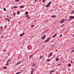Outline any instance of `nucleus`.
<instances>
[{"label":"nucleus","instance_id":"26","mask_svg":"<svg viewBox=\"0 0 74 74\" xmlns=\"http://www.w3.org/2000/svg\"><path fill=\"white\" fill-rule=\"evenodd\" d=\"M18 7L16 6H15V7H14V8H17Z\"/></svg>","mask_w":74,"mask_h":74},{"label":"nucleus","instance_id":"29","mask_svg":"<svg viewBox=\"0 0 74 74\" xmlns=\"http://www.w3.org/2000/svg\"><path fill=\"white\" fill-rule=\"evenodd\" d=\"M25 14H28V12H26L25 13Z\"/></svg>","mask_w":74,"mask_h":74},{"label":"nucleus","instance_id":"20","mask_svg":"<svg viewBox=\"0 0 74 74\" xmlns=\"http://www.w3.org/2000/svg\"><path fill=\"white\" fill-rule=\"evenodd\" d=\"M64 26V24H63V25H61L60 27H63V26Z\"/></svg>","mask_w":74,"mask_h":74},{"label":"nucleus","instance_id":"41","mask_svg":"<svg viewBox=\"0 0 74 74\" xmlns=\"http://www.w3.org/2000/svg\"><path fill=\"white\" fill-rule=\"evenodd\" d=\"M31 70H33V68H32Z\"/></svg>","mask_w":74,"mask_h":74},{"label":"nucleus","instance_id":"6","mask_svg":"<svg viewBox=\"0 0 74 74\" xmlns=\"http://www.w3.org/2000/svg\"><path fill=\"white\" fill-rule=\"evenodd\" d=\"M69 17L70 18H72L73 19H74L73 16H69Z\"/></svg>","mask_w":74,"mask_h":74},{"label":"nucleus","instance_id":"45","mask_svg":"<svg viewBox=\"0 0 74 74\" xmlns=\"http://www.w3.org/2000/svg\"><path fill=\"white\" fill-rule=\"evenodd\" d=\"M7 25H5V28H6V27H7Z\"/></svg>","mask_w":74,"mask_h":74},{"label":"nucleus","instance_id":"43","mask_svg":"<svg viewBox=\"0 0 74 74\" xmlns=\"http://www.w3.org/2000/svg\"><path fill=\"white\" fill-rule=\"evenodd\" d=\"M56 35H57V34H55L54 35L56 36Z\"/></svg>","mask_w":74,"mask_h":74},{"label":"nucleus","instance_id":"7","mask_svg":"<svg viewBox=\"0 0 74 74\" xmlns=\"http://www.w3.org/2000/svg\"><path fill=\"white\" fill-rule=\"evenodd\" d=\"M35 64H35V63L34 62L33 64H32V67H33V66H35Z\"/></svg>","mask_w":74,"mask_h":74},{"label":"nucleus","instance_id":"1","mask_svg":"<svg viewBox=\"0 0 74 74\" xmlns=\"http://www.w3.org/2000/svg\"><path fill=\"white\" fill-rule=\"evenodd\" d=\"M66 21V20L63 19L61 21H60V22L61 23H64V22Z\"/></svg>","mask_w":74,"mask_h":74},{"label":"nucleus","instance_id":"37","mask_svg":"<svg viewBox=\"0 0 74 74\" xmlns=\"http://www.w3.org/2000/svg\"><path fill=\"white\" fill-rule=\"evenodd\" d=\"M42 37H45V35H44Z\"/></svg>","mask_w":74,"mask_h":74},{"label":"nucleus","instance_id":"11","mask_svg":"<svg viewBox=\"0 0 74 74\" xmlns=\"http://www.w3.org/2000/svg\"><path fill=\"white\" fill-rule=\"evenodd\" d=\"M33 56V54L31 56L29 57V59H30V58H32Z\"/></svg>","mask_w":74,"mask_h":74},{"label":"nucleus","instance_id":"8","mask_svg":"<svg viewBox=\"0 0 74 74\" xmlns=\"http://www.w3.org/2000/svg\"><path fill=\"white\" fill-rule=\"evenodd\" d=\"M1 31H3V27L1 26Z\"/></svg>","mask_w":74,"mask_h":74},{"label":"nucleus","instance_id":"31","mask_svg":"<svg viewBox=\"0 0 74 74\" xmlns=\"http://www.w3.org/2000/svg\"><path fill=\"white\" fill-rule=\"evenodd\" d=\"M60 65H61V64H59L58 65V66H60Z\"/></svg>","mask_w":74,"mask_h":74},{"label":"nucleus","instance_id":"4","mask_svg":"<svg viewBox=\"0 0 74 74\" xmlns=\"http://www.w3.org/2000/svg\"><path fill=\"white\" fill-rule=\"evenodd\" d=\"M25 32H23V34L20 35V36L21 37H22L24 35H25Z\"/></svg>","mask_w":74,"mask_h":74},{"label":"nucleus","instance_id":"44","mask_svg":"<svg viewBox=\"0 0 74 74\" xmlns=\"http://www.w3.org/2000/svg\"><path fill=\"white\" fill-rule=\"evenodd\" d=\"M71 63H73V61H71Z\"/></svg>","mask_w":74,"mask_h":74},{"label":"nucleus","instance_id":"36","mask_svg":"<svg viewBox=\"0 0 74 74\" xmlns=\"http://www.w3.org/2000/svg\"><path fill=\"white\" fill-rule=\"evenodd\" d=\"M74 50H73L72 51H71V53H72V52H74Z\"/></svg>","mask_w":74,"mask_h":74},{"label":"nucleus","instance_id":"23","mask_svg":"<svg viewBox=\"0 0 74 74\" xmlns=\"http://www.w3.org/2000/svg\"><path fill=\"white\" fill-rule=\"evenodd\" d=\"M24 8L23 6H20V8Z\"/></svg>","mask_w":74,"mask_h":74},{"label":"nucleus","instance_id":"2","mask_svg":"<svg viewBox=\"0 0 74 74\" xmlns=\"http://www.w3.org/2000/svg\"><path fill=\"white\" fill-rule=\"evenodd\" d=\"M50 39H51L50 38H49L47 40L45 41V42H47L49 41Z\"/></svg>","mask_w":74,"mask_h":74},{"label":"nucleus","instance_id":"22","mask_svg":"<svg viewBox=\"0 0 74 74\" xmlns=\"http://www.w3.org/2000/svg\"><path fill=\"white\" fill-rule=\"evenodd\" d=\"M7 67L6 66H5L4 67L3 69H7Z\"/></svg>","mask_w":74,"mask_h":74},{"label":"nucleus","instance_id":"5","mask_svg":"<svg viewBox=\"0 0 74 74\" xmlns=\"http://www.w3.org/2000/svg\"><path fill=\"white\" fill-rule=\"evenodd\" d=\"M56 62L58 61L59 60V58H58V57L56 58Z\"/></svg>","mask_w":74,"mask_h":74},{"label":"nucleus","instance_id":"32","mask_svg":"<svg viewBox=\"0 0 74 74\" xmlns=\"http://www.w3.org/2000/svg\"><path fill=\"white\" fill-rule=\"evenodd\" d=\"M62 34H61L60 36V37H62Z\"/></svg>","mask_w":74,"mask_h":74},{"label":"nucleus","instance_id":"30","mask_svg":"<svg viewBox=\"0 0 74 74\" xmlns=\"http://www.w3.org/2000/svg\"><path fill=\"white\" fill-rule=\"evenodd\" d=\"M20 63H21V62H19L18 63V64H20Z\"/></svg>","mask_w":74,"mask_h":74},{"label":"nucleus","instance_id":"28","mask_svg":"<svg viewBox=\"0 0 74 74\" xmlns=\"http://www.w3.org/2000/svg\"><path fill=\"white\" fill-rule=\"evenodd\" d=\"M17 14H19V11H18L17 12Z\"/></svg>","mask_w":74,"mask_h":74},{"label":"nucleus","instance_id":"17","mask_svg":"<svg viewBox=\"0 0 74 74\" xmlns=\"http://www.w3.org/2000/svg\"><path fill=\"white\" fill-rule=\"evenodd\" d=\"M50 60H51V59H47V62H49Z\"/></svg>","mask_w":74,"mask_h":74},{"label":"nucleus","instance_id":"19","mask_svg":"<svg viewBox=\"0 0 74 74\" xmlns=\"http://www.w3.org/2000/svg\"><path fill=\"white\" fill-rule=\"evenodd\" d=\"M51 3H52V2H49L48 3V4L49 5H50V4H51Z\"/></svg>","mask_w":74,"mask_h":74},{"label":"nucleus","instance_id":"39","mask_svg":"<svg viewBox=\"0 0 74 74\" xmlns=\"http://www.w3.org/2000/svg\"><path fill=\"white\" fill-rule=\"evenodd\" d=\"M42 58V56H41L40 57V58Z\"/></svg>","mask_w":74,"mask_h":74},{"label":"nucleus","instance_id":"49","mask_svg":"<svg viewBox=\"0 0 74 74\" xmlns=\"http://www.w3.org/2000/svg\"><path fill=\"white\" fill-rule=\"evenodd\" d=\"M1 37H3V35Z\"/></svg>","mask_w":74,"mask_h":74},{"label":"nucleus","instance_id":"53","mask_svg":"<svg viewBox=\"0 0 74 74\" xmlns=\"http://www.w3.org/2000/svg\"><path fill=\"white\" fill-rule=\"evenodd\" d=\"M43 33H45V32H43Z\"/></svg>","mask_w":74,"mask_h":74},{"label":"nucleus","instance_id":"18","mask_svg":"<svg viewBox=\"0 0 74 74\" xmlns=\"http://www.w3.org/2000/svg\"><path fill=\"white\" fill-rule=\"evenodd\" d=\"M71 65V64H69V65H68V67H70Z\"/></svg>","mask_w":74,"mask_h":74},{"label":"nucleus","instance_id":"54","mask_svg":"<svg viewBox=\"0 0 74 74\" xmlns=\"http://www.w3.org/2000/svg\"><path fill=\"white\" fill-rule=\"evenodd\" d=\"M35 1H36V0H35Z\"/></svg>","mask_w":74,"mask_h":74},{"label":"nucleus","instance_id":"3","mask_svg":"<svg viewBox=\"0 0 74 74\" xmlns=\"http://www.w3.org/2000/svg\"><path fill=\"white\" fill-rule=\"evenodd\" d=\"M52 52H50V54H49V58H50L51 56H52Z\"/></svg>","mask_w":74,"mask_h":74},{"label":"nucleus","instance_id":"48","mask_svg":"<svg viewBox=\"0 0 74 74\" xmlns=\"http://www.w3.org/2000/svg\"><path fill=\"white\" fill-rule=\"evenodd\" d=\"M33 74V72H31V74Z\"/></svg>","mask_w":74,"mask_h":74},{"label":"nucleus","instance_id":"25","mask_svg":"<svg viewBox=\"0 0 74 74\" xmlns=\"http://www.w3.org/2000/svg\"><path fill=\"white\" fill-rule=\"evenodd\" d=\"M3 11H6V10L5 9V8H3Z\"/></svg>","mask_w":74,"mask_h":74},{"label":"nucleus","instance_id":"33","mask_svg":"<svg viewBox=\"0 0 74 74\" xmlns=\"http://www.w3.org/2000/svg\"><path fill=\"white\" fill-rule=\"evenodd\" d=\"M45 1V0H43L42 1L43 3H44Z\"/></svg>","mask_w":74,"mask_h":74},{"label":"nucleus","instance_id":"47","mask_svg":"<svg viewBox=\"0 0 74 74\" xmlns=\"http://www.w3.org/2000/svg\"><path fill=\"white\" fill-rule=\"evenodd\" d=\"M14 15H15V13H14Z\"/></svg>","mask_w":74,"mask_h":74},{"label":"nucleus","instance_id":"52","mask_svg":"<svg viewBox=\"0 0 74 74\" xmlns=\"http://www.w3.org/2000/svg\"><path fill=\"white\" fill-rule=\"evenodd\" d=\"M18 23H20V22H19Z\"/></svg>","mask_w":74,"mask_h":74},{"label":"nucleus","instance_id":"46","mask_svg":"<svg viewBox=\"0 0 74 74\" xmlns=\"http://www.w3.org/2000/svg\"><path fill=\"white\" fill-rule=\"evenodd\" d=\"M18 64H18V63L16 64V65H18Z\"/></svg>","mask_w":74,"mask_h":74},{"label":"nucleus","instance_id":"14","mask_svg":"<svg viewBox=\"0 0 74 74\" xmlns=\"http://www.w3.org/2000/svg\"><path fill=\"white\" fill-rule=\"evenodd\" d=\"M55 71H50V73L51 74L52 73H53V72H54Z\"/></svg>","mask_w":74,"mask_h":74},{"label":"nucleus","instance_id":"12","mask_svg":"<svg viewBox=\"0 0 74 74\" xmlns=\"http://www.w3.org/2000/svg\"><path fill=\"white\" fill-rule=\"evenodd\" d=\"M51 17L53 18H55L56 17V15H53L51 16Z\"/></svg>","mask_w":74,"mask_h":74},{"label":"nucleus","instance_id":"34","mask_svg":"<svg viewBox=\"0 0 74 74\" xmlns=\"http://www.w3.org/2000/svg\"><path fill=\"white\" fill-rule=\"evenodd\" d=\"M45 37H42V39H44V38H45Z\"/></svg>","mask_w":74,"mask_h":74},{"label":"nucleus","instance_id":"50","mask_svg":"<svg viewBox=\"0 0 74 74\" xmlns=\"http://www.w3.org/2000/svg\"><path fill=\"white\" fill-rule=\"evenodd\" d=\"M7 18H8V15L7 16Z\"/></svg>","mask_w":74,"mask_h":74},{"label":"nucleus","instance_id":"21","mask_svg":"<svg viewBox=\"0 0 74 74\" xmlns=\"http://www.w3.org/2000/svg\"><path fill=\"white\" fill-rule=\"evenodd\" d=\"M5 65H6V66H8V62H6Z\"/></svg>","mask_w":74,"mask_h":74},{"label":"nucleus","instance_id":"24","mask_svg":"<svg viewBox=\"0 0 74 74\" xmlns=\"http://www.w3.org/2000/svg\"><path fill=\"white\" fill-rule=\"evenodd\" d=\"M34 26H35V25H32L31 26V27H34Z\"/></svg>","mask_w":74,"mask_h":74},{"label":"nucleus","instance_id":"13","mask_svg":"<svg viewBox=\"0 0 74 74\" xmlns=\"http://www.w3.org/2000/svg\"><path fill=\"white\" fill-rule=\"evenodd\" d=\"M11 60V59H9L8 60V61H7V63H8V62H10V61Z\"/></svg>","mask_w":74,"mask_h":74},{"label":"nucleus","instance_id":"15","mask_svg":"<svg viewBox=\"0 0 74 74\" xmlns=\"http://www.w3.org/2000/svg\"><path fill=\"white\" fill-rule=\"evenodd\" d=\"M26 17H27V18H30V16H29V15H27L26 16Z\"/></svg>","mask_w":74,"mask_h":74},{"label":"nucleus","instance_id":"40","mask_svg":"<svg viewBox=\"0 0 74 74\" xmlns=\"http://www.w3.org/2000/svg\"><path fill=\"white\" fill-rule=\"evenodd\" d=\"M55 37V35H54L53 36V37Z\"/></svg>","mask_w":74,"mask_h":74},{"label":"nucleus","instance_id":"10","mask_svg":"<svg viewBox=\"0 0 74 74\" xmlns=\"http://www.w3.org/2000/svg\"><path fill=\"white\" fill-rule=\"evenodd\" d=\"M74 14V10L72 11L71 13V14Z\"/></svg>","mask_w":74,"mask_h":74},{"label":"nucleus","instance_id":"35","mask_svg":"<svg viewBox=\"0 0 74 74\" xmlns=\"http://www.w3.org/2000/svg\"><path fill=\"white\" fill-rule=\"evenodd\" d=\"M19 0H15V1H19Z\"/></svg>","mask_w":74,"mask_h":74},{"label":"nucleus","instance_id":"38","mask_svg":"<svg viewBox=\"0 0 74 74\" xmlns=\"http://www.w3.org/2000/svg\"><path fill=\"white\" fill-rule=\"evenodd\" d=\"M8 19V18H5V20H6V19L7 20Z\"/></svg>","mask_w":74,"mask_h":74},{"label":"nucleus","instance_id":"42","mask_svg":"<svg viewBox=\"0 0 74 74\" xmlns=\"http://www.w3.org/2000/svg\"><path fill=\"white\" fill-rule=\"evenodd\" d=\"M33 70H32V71H31V72H32V73H33Z\"/></svg>","mask_w":74,"mask_h":74},{"label":"nucleus","instance_id":"27","mask_svg":"<svg viewBox=\"0 0 74 74\" xmlns=\"http://www.w3.org/2000/svg\"><path fill=\"white\" fill-rule=\"evenodd\" d=\"M7 21H8L9 22H10V21L9 20V19H7Z\"/></svg>","mask_w":74,"mask_h":74},{"label":"nucleus","instance_id":"9","mask_svg":"<svg viewBox=\"0 0 74 74\" xmlns=\"http://www.w3.org/2000/svg\"><path fill=\"white\" fill-rule=\"evenodd\" d=\"M45 6L46 7H48L50 6V5H49V4H48L47 5H46Z\"/></svg>","mask_w":74,"mask_h":74},{"label":"nucleus","instance_id":"51","mask_svg":"<svg viewBox=\"0 0 74 74\" xmlns=\"http://www.w3.org/2000/svg\"><path fill=\"white\" fill-rule=\"evenodd\" d=\"M23 44H25V42H23Z\"/></svg>","mask_w":74,"mask_h":74},{"label":"nucleus","instance_id":"16","mask_svg":"<svg viewBox=\"0 0 74 74\" xmlns=\"http://www.w3.org/2000/svg\"><path fill=\"white\" fill-rule=\"evenodd\" d=\"M22 71L21 72H17V73H16V74H20V73H22Z\"/></svg>","mask_w":74,"mask_h":74}]
</instances>
